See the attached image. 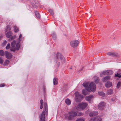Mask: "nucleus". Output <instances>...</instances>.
<instances>
[{
  "label": "nucleus",
  "mask_w": 121,
  "mask_h": 121,
  "mask_svg": "<svg viewBox=\"0 0 121 121\" xmlns=\"http://www.w3.org/2000/svg\"><path fill=\"white\" fill-rule=\"evenodd\" d=\"M48 105L46 103H44L43 110L42 112V113L39 116L40 121H45V114L46 116L48 115Z\"/></svg>",
  "instance_id": "1"
},
{
  "label": "nucleus",
  "mask_w": 121,
  "mask_h": 121,
  "mask_svg": "<svg viewBox=\"0 0 121 121\" xmlns=\"http://www.w3.org/2000/svg\"><path fill=\"white\" fill-rule=\"evenodd\" d=\"M89 85V90L90 91L94 92L95 91L96 86L95 84L93 82H91L90 84L88 82L83 83L82 85L85 88H87Z\"/></svg>",
  "instance_id": "2"
},
{
  "label": "nucleus",
  "mask_w": 121,
  "mask_h": 121,
  "mask_svg": "<svg viewBox=\"0 0 121 121\" xmlns=\"http://www.w3.org/2000/svg\"><path fill=\"white\" fill-rule=\"evenodd\" d=\"M11 47L10 49V50L13 52H15L16 50H18L20 48L19 42L16 43V41L13 40L11 43Z\"/></svg>",
  "instance_id": "3"
},
{
  "label": "nucleus",
  "mask_w": 121,
  "mask_h": 121,
  "mask_svg": "<svg viewBox=\"0 0 121 121\" xmlns=\"http://www.w3.org/2000/svg\"><path fill=\"white\" fill-rule=\"evenodd\" d=\"M76 107L74 108V110H73L71 112H69L68 114L69 115L68 117V119L69 120H72L74 118V117L77 116V112L78 110L76 109Z\"/></svg>",
  "instance_id": "4"
},
{
  "label": "nucleus",
  "mask_w": 121,
  "mask_h": 121,
  "mask_svg": "<svg viewBox=\"0 0 121 121\" xmlns=\"http://www.w3.org/2000/svg\"><path fill=\"white\" fill-rule=\"evenodd\" d=\"M57 61L58 62V65H60V62L62 63H65V58L62 55L61 53H58L57 54Z\"/></svg>",
  "instance_id": "5"
},
{
  "label": "nucleus",
  "mask_w": 121,
  "mask_h": 121,
  "mask_svg": "<svg viewBox=\"0 0 121 121\" xmlns=\"http://www.w3.org/2000/svg\"><path fill=\"white\" fill-rule=\"evenodd\" d=\"M87 106V104L85 102L79 104L76 107V109L78 111L83 109Z\"/></svg>",
  "instance_id": "6"
},
{
  "label": "nucleus",
  "mask_w": 121,
  "mask_h": 121,
  "mask_svg": "<svg viewBox=\"0 0 121 121\" xmlns=\"http://www.w3.org/2000/svg\"><path fill=\"white\" fill-rule=\"evenodd\" d=\"M75 101L76 102H78L80 101L83 98V96L79 94L78 92H75Z\"/></svg>",
  "instance_id": "7"
},
{
  "label": "nucleus",
  "mask_w": 121,
  "mask_h": 121,
  "mask_svg": "<svg viewBox=\"0 0 121 121\" xmlns=\"http://www.w3.org/2000/svg\"><path fill=\"white\" fill-rule=\"evenodd\" d=\"M79 43V42L78 40H73L71 41L70 43L71 46L73 48L77 47Z\"/></svg>",
  "instance_id": "8"
},
{
  "label": "nucleus",
  "mask_w": 121,
  "mask_h": 121,
  "mask_svg": "<svg viewBox=\"0 0 121 121\" xmlns=\"http://www.w3.org/2000/svg\"><path fill=\"white\" fill-rule=\"evenodd\" d=\"M4 55L8 59H10L12 56V54L10 53L9 52L7 51H6L4 52Z\"/></svg>",
  "instance_id": "9"
},
{
  "label": "nucleus",
  "mask_w": 121,
  "mask_h": 121,
  "mask_svg": "<svg viewBox=\"0 0 121 121\" xmlns=\"http://www.w3.org/2000/svg\"><path fill=\"white\" fill-rule=\"evenodd\" d=\"M101 119L99 117H97L94 118H91L89 121H101Z\"/></svg>",
  "instance_id": "10"
},
{
  "label": "nucleus",
  "mask_w": 121,
  "mask_h": 121,
  "mask_svg": "<svg viewBox=\"0 0 121 121\" xmlns=\"http://www.w3.org/2000/svg\"><path fill=\"white\" fill-rule=\"evenodd\" d=\"M90 90L89 88L88 89H83L82 91V93L84 95H86L88 94L89 92H90Z\"/></svg>",
  "instance_id": "11"
},
{
  "label": "nucleus",
  "mask_w": 121,
  "mask_h": 121,
  "mask_svg": "<svg viewBox=\"0 0 121 121\" xmlns=\"http://www.w3.org/2000/svg\"><path fill=\"white\" fill-rule=\"evenodd\" d=\"M105 105V103L104 102H101L99 104V109H102Z\"/></svg>",
  "instance_id": "12"
},
{
  "label": "nucleus",
  "mask_w": 121,
  "mask_h": 121,
  "mask_svg": "<svg viewBox=\"0 0 121 121\" xmlns=\"http://www.w3.org/2000/svg\"><path fill=\"white\" fill-rule=\"evenodd\" d=\"M107 55L110 56H112L117 57L118 56V53L114 52H109L107 53Z\"/></svg>",
  "instance_id": "13"
},
{
  "label": "nucleus",
  "mask_w": 121,
  "mask_h": 121,
  "mask_svg": "<svg viewBox=\"0 0 121 121\" xmlns=\"http://www.w3.org/2000/svg\"><path fill=\"white\" fill-rule=\"evenodd\" d=\"M98 114V112L96 111H95L91 112L89 114V116L90 117H92L93 116H96Z\"/></svg>",
  "instance_id": "14"
},
{
  "label": "nucleus",
  "mask_w": 121,
  "mask_h": 121,
  "mask_svg": "<svg viewBox=\"0 0 121 121\" xmlns=\"http://www.w3.org/2000/svg\"><path fill=\"white\" fill-rule=\"evenodd\" d=\"M108 70L103 71L100 74V76L101 77H103V75H108Z\"/></svg>",
  "instance_id": "15"
},
{
  "label": "nucleus",
  "mask_w": 121,
  "mask_h": 121,
  "mask_svg": "<svg viewBox=\"0 0 121 121\" xmlns=\"http://www.w3.org/2000/svg\"><path fill=\"white\" fill-rule=\"evenodd\" d=\"M93 97L92 95H91L89 96H86L85 98L86 100L87 101H90L93 98Z\"/></svg>",
  "instance_id": "16"
},
{
  "label": "nucleus",
  "mask_w": 121,
  "mask_h": 121,
  "mask_svg": "<svg viewBox=\"0 0 121 121\" xmlns=\"http://www.w3.org/2000/svg\"><path fill=\"white\" fill-rule=\"evenodd\" d=\"M110 78L109 76H106L102 79V80L104 82H106L107 80H109Z\"/></svg>",
  "instance_id": "17"
},
{
  "label": "nucleus",
  "mask_w": 121,
  "mask_h": 121,
  "mask_svg": "<svg viewBox=\"0 0 121 121\" xmlns=\"http://www.w3.org/2000/svg\"><path fill=\"white\" fill-rule=\"evenodd\" d=\"M112 83L110 82H107L105 84V86L107 87H109L112 86Z\"/></svg>",
  "instance_id": "18"
},
{
  "label": "nucleus",
  "mask_w": 121,
  "mask_h": 121,
  "mask_svg": "<svg viewBox=\"0 0 121 121\" xmlns=\"http://www.w3.org/2000/svg\"><path fill=\"white\" fill-rule=\"evenodd\" d=\"M66 104L68 105H69L71 103V101L69 99H67L65 100Z\"/></svg>",
  "instance_id": "19"
},
{
  "label": "nucleus",
  "mask_w": 121,
  "mask_h": 121,
  "mask_svg": "<svg viewBox=\"0 0 121 121\" xmlns=\"http://www.w3.org/2000/svg\"><path fill=\"white\" fill-rule=\"evenodd\" d=\"M58 82L57 79L56 78H54L53 79L54 85H57Z\"/></svg>",
  "instance_id": "20"
},
{
  "label": "nucleus",
  "mask_w": 121,
  "mask_h": 121,
  "mask_svg": "<svg viewBox=\"0 0 121 121\" xmlns=\"http://www.w3.org/2000/svg\"><path fill=\"white\" fill-rule=\"evenodd\" d=\"M12 33L11 31H9L7 33L6 35V36L7 38L10 37Z\"/></svg>",
  "instance_id": "21"
},
{
  "label": "nucleus",
  "mask_w": 121,
  "mask_h": 121,
  "mask_svg": "<svg viewBox=\"0 0 121 121\" xmlns=\"http://www.w3.org/2000/svg\"><path fill=\"white\" fill-rule=\"evenodd\" d=\"M35 13L36 16L37 18H40V15L38 12L37 11H35Z\"/></svg>",
  "instance_id": "22"
},
{
  "label": "nucleus",
  "mask_w": 121,
  "mask_h": 121,
  "mask_svg": "<svg viewBox=\"0 0 121 121\" xmlns=\"http://www.w3.org/2000/svg\"><path fill=\"white\" fill-rule=\"evenodd\" d=\"M112 90H109L107 91V93L108 95H111L112 93Z\"/></svg>",
  "instance_id": "23"
},
{
  "label": "nucleus",
  "mask_w": 121,
  "mask_h": 121,
  "mask_svg": "<svg viewBox=\"0 0 121 121\" xmlns=\"http://www.w3.org/2000/svg\"><path fill=\"white\" fill-rule=\"evenodd\" d=\"M99 95L104 96L105 95V94L102 91H99L98 93Z\"/></svg>",
  "instance_id": "24"
},
{
  "label": "nucleus",
  "mask_w": 121,
  "mask_h": 121,
  "mask_svg": "<svg viewBox=\"0 0 121 121\" xmlns=\"http://www.w3.org/2000/svg\"><path fill=\"white\" fill-rule=\"evenodd\" d=\"M52 35L53 39H55L56 38V35L53 32L52 33Z\"/></svg>",
  "instance_id": "25"
},
{
  "label": "nucleus",
  "mask_w": 121,
  "mask_h": 121,
  "mask_svg": "<svg viewBox=\"0 0 121 121\" xmlns=\"http://www.w3.org/2000/svg\"><path fill=\"white\" fill-rule=\"evenodd\" d=\"M49 11L52 16L54 14V13L53 10L52 9H50L49 10Z\"/></svg>",
  "instance_id": "26"
},
{
  "label": "nucleus",
  "mask_w": 121,
  "mask_h": 121,
  "mask_svg": "<svg viewBox=\"0 0 121 121\" xmlns=\"http://www.w3.org/2000/svg\"><path fill=\"white\" fill-rule=\"evenodd\" d=\"M108 75H111L113 73V72L112 70H108Z\"/></svg>",
  "instance_id": "27"
},
{
  "label": "nucleus",
  "mask_w": 121,
  "mask_h": 121,
  "mask_svg": "<svg viewBox=\"0 0 121 121\" xmlns=\"http://www.w3.org/2000/svg\"><path fill=\"white\" fill-rule=\"evenodd\" d=\"M14 31L15 32H17L18 31V29L16 26H14Z\"/></svg>",
  "instance_id": "28"
},
{
  "label": "nucleus",
  "mask_w": 121,
  "mask_h": 121,
  "mask_svg": "<svg viewBox=\"0 0 121 121\" xmlns=\"http://www.w3.org/2000/svg\"><path fill=\"white\" fill-rule=\"evenodd\" d=\"M121 84V83L120 82H119L117 84V88H120V86Z\"/></svg>",
  "instance_id": "29"
},
{
  "label": "nucleus",
  "mask_w": 121,
  "mask_h": 121,
  "mask_svg": "<svg viewBox=\"0 0 121 121\" xmlns=\"http://www.w3.org/2000/svg\"><path fill=\"white\" fill-rule=\"evenodd\" d=\"M9 61L8 60H6L4 62V65H7L9 64Z\"/></svg>",
  "instance_id": "30"
},
{
  "label": "nucleus",
  "mask_w": 121,
  "mask_h": 121,
  "mask_svg": "<svg viewBox=\"0 0 121 121\" xmlns=\"http://www.w3.org/2000/svg\"><path fill=\"white\" fill-rule=\"evenodd\" d=\"M10 47V43H8L6 47V49H8Z\"/></svg>",
  "instance_id": "31"
},
{
  "label": "nucleus",
  "mask_w": 121,
  "mask_h": 121,
  "mask_svg": "<svg viewBox=\"0 0 121 121\" xmlns=\"http://www.w3.org/2000/svg\"><path fill=\"white\" fill-rule=\"evenodd\" d=\"M0 55L1 56H2L4 55V51L3 50H0Z\"/></svg>",
  "instance_id": "32"
},
{
  "label": "nucleus",
  "mask_w": 121,
  "mask_h": 121,
  "mask_svg": "<svg viewBox=\"0 0 121 121\" xmlns=\"http://www.w3.org/2000/svg\"><path fill=\"white\" fill-rule=\"evenodd\" d=\"M115 77L120 78L121 76V75L120 74H119L118 73H117L115 74Z\"/></svg>",
  "instance_id": "33"
},
{
  "label": "nucleus",
  "mask_w": 121,
  "mask_h": 121,
  "mask_svg": "<svg viewBox=\"0 0 121 121\" xmlns=\"http://www.w3.org/2000/svg\"><path fill=\"white\" fill-rule=\"evenodd\" d=\"M11 29L10 26H7L6 28V31L9 30Z\"/></svg>",
  "instance_id": "34"
},
{
  "label": "nucleus",
  "mask_w": 121,
  "mask_h": 121,
  "mask_svg": "<svg viewBox=\"0 0 121 121\" xmlns=\"http://www.w3.org/2000/svg\"><path fill=\"white\" fill-rule=\"evenodd\" d=\"M7 41L6 40L4 41L3 43L2 44V46H5L7 44Z\"/></svg>",
  "instance_id": "35"
},
{
  "label": "nucleus",
  "mask_w": 121,
  "mask_h": 121,
  "mask_svg": "<svg viewBox=\"0 0 121 121\" xmlns=\"http://www.w3.org/2000/svg\"><path fill=\"white\" fill-rule=\"evenodd\" d=\"M76 121H84V118H80L77 120Z\"/></svg>",
  "instance_id": "36"
},
{
  "label": "nucleus",
  "mask_w": 121,
  "mask_h": 121,
  "mask_svg": "<svg viewBox=\"0 0 121 121\" xmlns=\"http://www.w3.org/2000/svg\"><path fill=\"white\" fill-rule=\"evenodd\" d=\"M3 60L2 58H0V63L2 64L3 63Z\"/></svg>",
  "instance_id": "37"
},
{
  "label": "nucleus",
  "mask_w": 121,
  "mask_h": 121,
  "mask_svg": "<svg viewBox=\"0 0 121 121\" xmlns=\"http://www.w3.org/2000/svg\"><path fill=\"white\" fill-rule=\"evenodd\" d=\"M40 104H43V100L41 99L40 101Z\"/></svg>",
  "instance_id": "38"
},
{
  "label": "nucleus",
  "mask_w": 121,
  "mask_h": 121,
  "mask_svg": "<svg viewBox=\"0 0 121 121\" xmlns=\"http://www.w3.org/2000/svg\"><path fill=\"white\" fill-rule=\"evenodd\" d=\"M4 86V84H2L0 85V87H3Z\"/></svg>",
  "instance_id": "39"
},
{
  "label": "nucleus",
  "mask_w": 121,
  "mask_h": 121,
  "mask_svg": "<svg viewBox=\"0 0 121 121\" xmlns=\"http://www.w3.org/2000/svg\"><path fill=\"white\" fill-rule=\"evenodd\" d=\"M22 37V35L21 34H20L19 35V37L18 38V39L19 41H20L21 40V39H20V38L21 37Z\"/></svg>",
  "instance_id": "40"
},
{
  "label": "nucleus",
  "mask_w": 121,
  "mask_h": 121,
  "mask_svg": "<svg viewBox=\"0 0 121 121\" xmlns=\"http://www.w3.org/2000/svg\"><path fill=\"white\" fill-rule=\"evenodd\" d=\"M95 82L96 83H97L98 82V81H99L98 80V79H96L95 80Z\"/></svg>",
  "instance_id": "41"
},
{
  "label": "nucleus",
  "mask_w": 121,
  "mask_h": 121,
  "mask_svg": "<svg viewBox=\"0 0 121 121\" xmlns=\"http://www.w3.org/2000/svg\"><path fill=\"white\" fill-rule=\"evenodd\" d=\"M43 107V104H40V108L41 109H42Z\"/></svg>",
  "instance_id": "42"
},
{
  "label": "nucleus",
  "mask_w": 121,
  "mask_h": 121,
  "mask_svg": "<svg viewBox=\"0 0 121 121\" xmlns=\"http://www.w3.org/2000/svg\"><path fill=\"white\" fill-rule=\"evenodd\" d=\"M34 7L35 8H36L37 7V6L35 5V6H34Z\"/></svg>",
  "instance_id": "43"
},
{
  "label": "nucleus",
  "mask_w": 121,
  "mask_h": 121,
  "mask_svg": "<svg viewBox=\"0 0 121 121\" xmlns=\"http://www.w3.org/2000/svg\"><path fill=\"white\" fill-rule=\"evenodd\" d=\"M70 69H72V68H70Z\"/></svg>",
  "instance_id": "44"
}]
</instances>
